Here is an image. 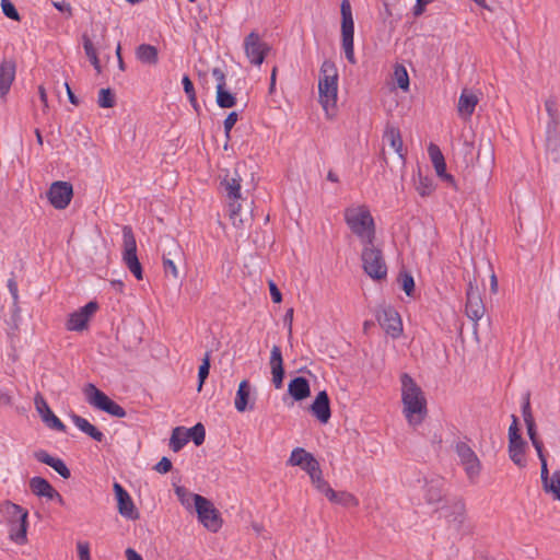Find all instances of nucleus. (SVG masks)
Listing matches in <instances>:
<instances>
[{"label": "nucleus", "instance_id": "obj_1", "mask_svg": "<svg viewBox=\"0 0 560 560\" xmlns=\"http://www.w3.org/2000/svg\"><path fill=\"white\" fill-rule=\"evenodd\" d=\"M404 415L411 425L421 423L427 416V399L420 386L407 373L400 376Z\"/></svg>", "mask_w": 560, "mask_h": 560}, {"label": "nucleus", "instance_id": "obj_2", "mask_svg": "<svg viewBox=\"0 0 560 560\" xmlns=\"http://www.w3.org/2000/svg\"><path fill=\"white\" fill-rule=\"evenodd\" d=\"M343 217L348 228L361 244L375 241V222L366 206L348 207Z\"/></svg>", "mask_w": 560, "mask_h": 560}, {"label": "nucleus", "instance_id": "obj_3", "mask_svg": "<svg viewBox=\"0 0 560 560\" xmlns=\"http://www.w3.org/2000/svg\"><path fill=\"white\" fill-rule=\"evenodd\" d=\"M338 73L331 61L325 60L320 67V78L318 82L319 102L327 110L329 106H335L338 92Z\"/></svg>", "mask_w": 560, "mask_h": 560}, {"label": "nucleus", "instance_id": "obj_4", "mask_svg": "<svg viewBox=\"0 0 560 560\" xmlns=\"http://www.w3.org/2000/svg\"><path fill=\"white\" fill-rule=\"evenodd\" d=\"M242 182L243 178L237 168L232 172L228 171L221 180V187L223 188L225 196L230 199L229 211L234 225H237V221L242 222V220L238 219L242 209L238 200L243 198Z\"/></svg>", "mask_w": 560, "mask_h": 560}, {"label": "nucleus", "instance_id": "obj_5", "mask_svg": "<svg viewBox=\"0 0 560 560\" xmlns=\"http://www.w3.org/2000/svg\"><path fill=\"white\" fill-rule=\"evenodd\" d=\"M362 267L365 273L374 280H382L387 276V266L381 248L374 242L362 244Z\"/></svg>", "mask_w": 560, "mask_h": 560}, {"label": "nucleus", "instance_id": "obj_6", "mask_svg": "<svg viewBox=\"0 0 560 560\" xmlns=\"http://www.w3.org/2000/svg\"><path fill=\"white\" fill-rule=\"evenodd\" d=\"M341 12V46L345 51L347 60L354 65L357 62L354 56V22L352 10L349 0H342L340 4Z\"/></svg>", "mask_w": 560, "mask_h": 560}, {"label": "nucleus", "instance_id": "obj_7", "mask_svg": "<svg viewBox=\"0 0 560 560\" xmlns=\"http://www.w3.org/2000/svg\"><path fill=\"white\" fill-rule=\"evenodd\" d=\"M86 401L96 409H100L113 417H126V410L116 401L110 399L105 393L100 390L94 384L89 383L84 388Z\"/></svg>", "mask_w": 560, "mask_h": 560}, {"label": "nucleus", "instance_id": "obj_8", "mask_svg": "<svg viewBox=\"0 0 560 560\" xmlns=\"http://www.w3.org/2000/svg\"><path fill=\"white\" fill-rule=\"evenodd\" d=\"M122 261L137 280H142L143 271L137 256V242L132 228L125 225L122 228Z\"/></svg>", "mask_w": 560, "mask_h": 560}, {"label": "nucleus", "instance_id": "obj_9", "mask_svg": "<svg viewBox=\"0 0 560 560\" xmlns=\"http://www.w3.org/2000/svg\"><path fill=\"white\" fill-rule=\"evenodd\" d=\"M199 522L210 532L217 533L222 526L219 511L211 501L200 494L191 495Z\"/></svg>", "mask_w": 560, "mask_h": 560}, {"label": "nucleus", "instance_id": "obj_10", "mask_svg": "<svg viewBox=\"0 0 560 560\" xmlns=\"http://www.w3.org/2000/svg\"><path fill=\"white\" fill-rule=\"evenodd\" d=\"M456 454L459 458L460 465L471 482H475L481 471V463L475 451L465 442L456 444Z\"/></svg>", "mask_w": 560, "mask_h": 560}, {"label": "nucleus", "instance_id": "obj_11", "mask_svg": "<svg viewBox=\"0 0 560 560\" xmlns=\"http://www.w3.org/2000/svg\"><path fill=\"white\" fill-rule=\"evenodd\" d=\"M244 51L254 66H261L267 54L270 50V46L260 38V35L256 32H250L244 39Z\"/></svg>", "mask_w": 560, "mask_h": 560}, {"label": "nucleus", "instance_id": "obj_12", "mask_svg": "<svg viewBox=\"0 0 560 560\" xmlns=\"http://www.w3.org/2000/svg\"><path fill=\"white\" fill-rule=\"evenodd\" d=\"M377 320L385 332L393 339L402 334V322L399 313L393 306H384L377 312Z\"/></svg>", "mask_w": 560, "mask_h": 560}, {"label": "nucleus", "instance_id": "obj_13", "mask_svg": "<svg viewBox=\"0 0 560 560\" xmlns=\"http://www.w3.org/2000/svg\"><path fill=\"white\" fill-rule=\"evenodd\" d=\"M98 310L96 301H90L84 306L69 315L67 329L70 331H82L88 327V323Z\"/></svg>", "mask_w": 560, "mask_h": 560}, {"label": "nucleus", "instance_id": "obj_14", "mask_svg": "<svg viewBox=\"0 0 560 560\" xmlns=\"http://www.w3.org/2000/svg\"><path fill=\"white\" fill-rule=\"evenodd\" d=\"M73 195L72 185L68 182H55L51 184L47 196L49 199V202L56 208V209H65L68 207V205L71 201Z\"/></svg>", "mask_w": 560, "mask_h": 560}, {"label": "nucleus", "instance_id": "obj_15", "mask_svg": "<svg viewBox=\"0 0 560 560\" xmlns=\"http://www.w3.org/2000/svg\"><path fill=\"white\" fill-rule=\"evenodd\" d=\"M486 308L477 285L471 281L468 283L466 292V315L472 322L477 323L485 315Z\"/></svg>", "mask_w": 560, "mask_h": 560}, {"label": "nucleus", "instance_id": "obj_16", "mask_svg": "<svg viewBox=\"0 0 560 560\" xmlns=\"http://www.w3.org/2000/svg\"><path fill=\"white\" fill-rule=\"evenodd\" d=\"M113 489L117 499L119 514L131 521L139 518V512L128 491L118 482L114 483Z\"/></svg>", "mask_w": 560, "mask_h": 560}, {"label": "nucleus", "instance_id": "obj_17", "mask_svg": "<svg viewBox=\"0 0 560 560\" xmlns=\"http://www.w3.org/2000/svg\"><path fill=\"white\" fill-rule=\"evenodd\" d=\"M35 408L39 413L42 421L50 429L59 432H66L65 423L52 412L47 401L42 395H36L34 399Z\"/></svg>", "mask_w": 560, "mask_h": 560}, {"label": "nucleus", "instance_id": "obj_18", "mask_svg": "<svg viewBox=\"0 0 560 560\" xmlns=\"http://www.w3.org/2000/svg\"><path fill=\"white\" fill-rule=\"evenodd\" d=\"M522 416H523V419H524V422H525V425L527 429L528 438H529L533 446L535 447L536 452L540 453L541 451H544V445H542V442L537 436L536 423H535V419L533 417L528 393L523 398Z\"/></svg>", "mask_w": 560, "mask_h": 560}, {"label": "nucleus", "instance_id": "obj_19", "mask_svg": "<svg viewBox=\"0 0 560 560\" xmlns=\"http://www.w3.org/2000/svg\"><path fill=\"white\" fill-rule=\"evenodd\" d=\"M30 488L32 492L39 498L57 501L60 504L63 503L61 494L43 477L36 476L31 478Z\"/></svg>", "mask_w": 560, "mask_h": 560}, {"label": "nucleus", "instance_id": "obj_20", "mask_svg": "<svg viewBox=\"0 0 560 560\" xmlns=\"http://www.w3.org/2000/svg\"><path fill=\"white\" fill-rule=\"evenodd\" d=\"M445 497V480L440 476L425 479L424 499L428 504H438Z\"/></svg>", "mask_w": 560, "mask_h": 560}, {"label": "nucleus", "instance_id": "obj_21", "mask_svg": "<svg viewBox=\"0 0 560 560\" xmlns=\"http://www.w3.org/2000/svg\"><path fill=\"white\" fill-rule=\"evenodd\" d=\"M478 103L479 97L475 91L467 88L463 89L457 104L458 115L464 119L470 118Z\"/></svg>", "mask_w": 560, "mask_h": 560}, {"label": "nucleus", "instance_id": "obj_22", "mask_svg": "<svg viewBox=\"0 0 560 560\" xmlns=\"http://www.w3.org/2000/svg\"><path fill=\"white\" fill-rule=\"evenodd\" d=\"M269 365L272 374V384L276 388H281L283 385V359L282 352L279 346H273L270 352Z\"/></svg>", "mask_w": 560, "mask_h": 560}, {"label": "nucleus", "instance_id": "obj_23", "mask_svg": "<svg viewBox=\"0 0 560 560\" xmlns=\"http://www.w3.org/2000/svg\"><path fill=\"white\" fill-rule=\"evenodd\" d=\"M34 458L39 463L46 464L58 472L62 478L68 479L71 476L70 469L61 458L51 456L45 450L34 452Z\"/></svg>", "mask_w": 560, "mask_h": 560}, {"label": "nucleus", "instance_id": "obj_24", "mask_svg": "<svg viewBox=\"0 0 560 560\" xmlns=\"http://www.w3.org/2000/svg\"><path fill=\"white\" fill-rule=\"evenodd\" d=\"M312 413L322 423H327L331 417L329 397L325 390H322L315 397L311 405Z\"/></svg>", "mask_w": 560, "mask_h": 560}, {"label": "nucleus", "instance_id": "obj_25", "mask_svg": "<svg viewBox=\"0 0 560 560\" xmlns=\"http://www.w3.org/2000/svg\"><path fill=\"white\" fill-rule=\"evenodd\" d=\"M27 516L28 513L19 514L20 520H12L8 524L9 537L18 545H23L26 541Z\"/></svg>", "mask_w": 560, "mask_h": 560}, {"label": "nucleus", "instance_id": "obj_26", "mask_svg": "<svg viewBox=\"0 0 560 560\" xmlns=\"http://www.w3.org/2000/svg\"><path fill=\"white\" fill-rule=\"evenodd\" d=\"M15 67L10 61H2L0 63V97L4 98L14 81Z\"/></svg>", "mask_w": 560, "mask_h": 560}, {"label": "nucleus", "instance_id": "obj_27", "mask_svg": "<svg viewBox=\"0 0 560 560\" xmlns=\"http://www.w3.org/2000/svg\"><path fill=\"white\" fill-rule=\"evenodd\" d=\"M70 419L72 423L84 434L89 435L91 439H93L96 442H103L105 439V435L102 431H100L96 427L91 424L89 420L85 418L72 413L70 416Z\"/></svg>", "mask_w": 560, "mask_h": 560}, {"label": "nucleus", "instance_id": "obj_28", "mask_svg": "<svg viewBox=\"0 0 560 560\" xmlns=\"http://www.w3.org/2000/svg\"><path fill=\"white\" fill-rule=\"evenodd\" d=\"M288 393L298 401L307 398L311 394L308 381L303 376L294 377L288 385Z\"/></svg>", "mask_w": 560, "mask_h": 560}, {"label": "nucleus", "instance_id": "obj_29", "mask_svg": "<svg viewBox=\"0 0 560 560\" xmlns=\"http://www.w3.org/2000/svg\"><path fill=\"white\" fill-rule=\"evenodd\" d=\"M383 137L398 154V156L405 161L404 143L399 129L395 126L387 125Z\"/></svg>", "mask_w": 560, "mask_h": 560}, {"label": "nucleus", "instance_id": "obj_30", "mask_svg": "<svg viewBox=\"0 0 560 560\" xmlns=\"http://www.w3.org/2000/svg\"><path fill=\"white\" fill-rule=\"evenodd\" d=\"M250 396V384L247 380H243L237 388L234 406L238 412H244L248 408Z\"/></svg>", "mask_w": 560, "mask_h": 560}, {"label": "nucleus", "instance_id": "obj_31", "mask_svg": "<svg viewBox=\"0 0 560 560\" xmlns=\"http://www.w3.org/2000/svg\"><path fill=\"white\" fill-rule=\"evenodd\" d=\"M137 59L145 65H155L159 60L158 49L150 44H141L136 49Z\"/></svg>", "mask_w": 560, "mask_h": 560}, {"label": "nucleus", "instance_id": "obj_32", "mask_svg": "<svg viewBox=\"0 0 560 560\" xmlns=\"http://www.w3.org/2000/svg\"><path fill=\"white\" fill-rule=\"evenodd\" d=\"M525 447H526V442L523 439L518 440V441H509L510 458L515 465H517L520 467L525 466V459H524Z\"/></svg>", "mask_w": 560, "mask_h": 560}, {"label": "nucleus", "instance_id": "obj_33", "mask_svg": "<svg viewBox=\"0 0 560 560\" xmlns=\"http://www.w3.org/2000/svg\"><path fill=\"white\" fill-rule=\"evenodd\" d=\"M327 499L332 503H337L343 506L358 505L357 498L353 494L346 491H335L334 489L329 490Z\"/></svg>", "mask_w": 560, "mask_h": 560}, {"label": "nucleus", "instance_id": "obj_34", "mask_svg": "<svg viewBox=\"0 0 560 560\" xmlns=\"http://www.w3.org/2000/svg\"><path fill=\"white\" fill-rule=\"evenodd\" d=\"M188 434L185 428L177 427L170 439V447L173 452H179L188 443Z\"/></svg>", "mask_w": 560, "mask_h": 560}, {"label": "nucleus", "instance_id": "obj_35", "mask_svg": "<svg viewBox=\"0 0 560 560\" xmlns=\"http://www.w3.org/2000/svg\"><path fill=\"white\" fill-rule=\"evenodd\" d=\"M82 40H83V48H84L85 55L88 56L90 62L92 63L93 68L96 70V72L101 73V71H102L101 62H100L96 49H95L92 40L86 35L83 36Z\"/></svg>", "mask_w": 560, "mask_h": 560}, {"label": "nucleus", "instance_id": "obj_36", "mask_svg": "<svg viewBox=\"0 0 560 560\" xmlns=\"http://www.w3.org/2000/svg\"><path fill=\"white\" fill-rule=\"evenodd\" d=\"M415 186L416 190L421 197L430 196L435 189L433 179L427 176H422L420 173L418 175V179L415 182Z\"/></svg>", "mask_w": 560, "mask_h": 560}, {"label": "nucleus", "instance_id": "obj_37", "mask_svg": "<svg viewBox=\"0 0 560 560\" xmlns=\"http://www.w3.org/2000/svg\"><path fill=\"white\" fill-rule=\"evenodd\" d=\"M217 104L221 108H231L236 104V97L225 86H217Z\"/></svg>", "mask_w": 560, "mask_h": 560}, {"label": "nucleus", "instance_id": "obj_38", "mask_svg": "<svg viewBox=\"0 0 560 560\" xmlns=\"http://www.w3.org/2000/svg\"><path fill=\"white\" fill-rule=\"evenodd\" d=\"M542 487L547 493L553 495V499L560 501V470H556Z\"/></svg>", "mask_w": 560, "mask_h": 560}, {"label": "nucleus", "instance_id": "obj_39", "mask_svg": "<svg viewBox=\"0 0 560 560\" xmlns=\"http://www.w3.org/2000/svg\"><path fill=\"white\" fill-rule=\"evenodd\" d=\"M311 457H313L311 453L306 452L302 447H296L291 452L288 464L291 466L302 467Z\"/></svg>", "mask_w": 560, "mask_h": 560}, {"label": "nucleus", "instance_id": "obj_40", "mask_svg": "<svg viewBox=\"0 0 560 560\" xmlns=\"http://www.w3.org/2000/svg\"><path fill=\"white\" fill-rule=\"evenodd\" d=\"M188 441H192L195 445L199 446L205 442L206 430L202 423H197L194 427L186 429Z\"/></svg>", "mask_w": 560, "mask_h": 560}, {"label": "nucleus", "instance_id": "obj_41", "mask_svg": "<svg viewBox=\"0 0 560 560\" xmlns=\"http://www.w3.org/2000/svg\"><path fill=\"white\" fill-rule=\"evenodd\" d=\"M398 281L400 283L401 289L408 296H412L415 291V280L411 273L407 271H401L398 276Z\"/></svg>", "mask_w": 560, "mask_h": 560}, {"label": "nucleus", "instance_id": "obj_42", "mask_svg": "<svg viewBox=\"0 0 560 560\" xmlns=\"http://www.w3.org/2000/svg\"><path fill=\"white\" fill-rule=\"evenodd\" d=\"M394 74H395L397 85L401 90L407 91L409 88V77H408L406 68L404 66H397L395 68Z\"/></svg>", "mask_w": 560, "mask_h": 560}, {"label": "nucleus", "instance_id": "obj_43", "mask_svg": "<svg viewBox=\"0 0 560 560\" xmlns=\"http://www.w3.org/2000/svg\"><path fill=\"white\" fill-rule=\"evenodd\" d=\"M97 103L102 108H110L115 105L114 94L110 89H102L100 91Z\"/></svg>", "mask_w": 560, "mask_h": 560}, {"label": "nucleus", "instance_id": "obj_44", "mask_svg": "<svg viewBox=\"0 0 560 560\" xmlns=\"http://www.w3.org/2000/svg\"><path fill=\"white\" fill-rule=\"evenodd\" d=\"M304 471L307 472L312 481H315V476L320 474V466L317 459L313 456L301 467Z\"/></svg>", "mask_w": 560, "mask_h": 560}, {"label": "nucleus", "instance_id": "obj_45", "mask_svg": "<svg viewBox=\"0 0 560 560\" xmlns=\"http://www.w3.org/2000/svg\"><path fill=\"white\" fill-rule=\"evenodd\" d=\"M1 8L3 14L13 20V21H20V14L18 10L15 9L14 4L10 0H1Z\"/></svg>", "mask_w": 560, "mask_h": 560}, {"label": "nucleus", "instance_id": "obj_46", "mask_svg": "<svg viewBox=\"0 0 560 560\" xmlns=\"http://www.w3.org/2000/svg\"><path fill=\"white\" fill-rule=\"evenodd\" d=\"M5 513L8 515V523L12 520H20L19 514L28 513L26 510H24L19 504L8 502L5 504Z\"/></svg>", "mask_w": 560, "mask_h": 560}, {"label": "nucleus", "instance_id": "obj_47", "mask_svg": "<svg viewBox=\"0 0 560 560\" xmlns=\"http://www.w3.org/2000/svg\"><path fill=\"white\" fill-rule=\"evenodd\" d=\"M428 153H429V156H430V160H431V163H432L433 166L439 164V163H441V162H443L445 160L442 151L434 143H430L429 144Z\"/></svg>", "mask_w": 560, "mask_h": 560}, {"label": "nucleus", "instance_id": "obj_48", "mask_svg": "<svg viewBox=\"0 0 560 560\" xmlns=\"http://www.w3.org/2000/svg\"><path fill=\"white\" fill-rule=\"evenodd\" d=\"M175 493L178 498V500L180 501V503L186 506V508H189L191 505V503L194 502V500L191 499V495H194L195 493H190L188 492L185 488L183 487H177L175 489Z\"/></svg>", "mask_w": 560, "mask_h": 560}, {"label": "nucleus", "instance_id": "obj_49", "mask_svg": "<svg viewBox=\"0 0 560 560\" xmlns=\"http://www.w3.org/2000/svg\"><path fill=\"white\" fill-rule=\"evenodd\" d=\"M209 370H210V362H209V358L207 355L203 359L202 364L199 366V371H198V378H199L198 390L201 389L206 378L208 377Z\"/></svg>", "mask_w": 560, "mask_h": 560}, {"label": "nucleus", "instance_id": "obj_50", "mask_svg": "<svg viewBox=\"0 0 560 560\" xmlns=\"http://www.w3.org/2000/svg\"><path fill=\"white\" fill-rule=\"evenodd\" d=\"M547 151L555 154L552 158L555 161L560 159V138H547Z\"/></svg>", "mask_w": 560, "mask_h": 560}, {"label": "nucleus", "instance_id": "obj_51", "mask_svg": "<svg viewBox=\"0 0 560 560\" xmlns=\"http://www.w3.org/2000/svg\"><path fill=\"white\" fill-rule=\"evenodd\" d=\"M163 270L165 275H171L174 278L178 277V270L174 260L167 257L165 254L163 255Z\"/></svg>", "mask_w": 560, "mask_h": 560}, {"label": "nucleus", "instance_id": "obj_52", "mask_svg": "<svg viewBox=\"0 0 560 560\" xmlns=\"http://www.w3.org/2000/svg\"><path fill=\"white\" fill-rule=\"evenodd\" d=\"M545 108H546V110L548 113V116L550 118L549 121L560 120V116H559V113H558V109H557V104H556L555 100L548 98L545 102Z\"/></svg>", "mask_w": 560, "mask_h": 560}, {"label": "nucleus", "instance_id": "obj_53", "mask_svg": "<svg viewBox=\"0 0 560 560\" xmlns=\"http://www.w3.org/2000/svg\"><path fill=\"white\" fill-rule=\"evenodd\" d=\"M237 118H238L237 113L231 112L224 119L223 125H224V133H225L226 139H230L231 130L234 127V125L236 124Z\"/></svg>", "mask_w": 560, "mask_h": 560}, {"label": "nucleus", "instance_id": "obj_54", "mask_svg": "<svg viewBox=\"0 0 560 560\" xmlns=\"http://www.w3.org/2000/svg\"><path fill=\"white\" fill-rule=\"evenodd\" d=\"M7 287L12 296L13 304H14V306H16L18 302H19V288H18V282L15 281L14 277H11L8 279Z\"/></svg>", "mask_w": 560, "mask_h": 560}, {"label": "nucleus", "instance_id": "obj_55", "mask_svg": "<svg viewBox=\"0 0 560 560\" xmlns=\"http://www.w3.org/2000/svg\"><path fill=\"white\" fill-rule=\"evenodd\" d=\"M537 455H538V458H539L540 465H541L540 477H541V482L544 485V483L547 482V480L550 479L551 476H549L548 466H547V459H546V456L544 454V451H541L540 453H537Z\"/></svg>", "mask_w": 560, "mask_h": 560}, {"label": "nucleus", "instance_id": "obj_56", "mask_svg": "<svg viewBox=\"0 0 560 560\" xmlns=\"http://www.w3.org/2000/svg\"><path fill=\"white\" fill-rule=\"evenodd\" d=\"M522 440V436L520 434V430L517 427V418L516 416L512 415V423L509 428V441H518Z\"/></svg>", "mask_w": 560, "mask_h": 560}, {"label": "nucleus", "instance_id": "obj_57", "mask_svg": "<svg viewBox=\"0 0 560 560\" xmlns=\"http://www.w3.org/2000/svg\"><path fill=\"white\" fill-rule=\"evenodd\" d=\"M546 133L547 138H560V120L549 121Z\"/></svg>", "mask_w": 560, "mask_h": 560}, {"label": "nucleus", "instance_id": "obj_58", "mask_svg": "<svg viewBox=\"0 0 560 560\" xmlns=\"http://www.w3.org/2000/svg\"><path fill=\"white\" fill-rule=\"evenodd\" d=\"M182 84H183V89H184V92L187 95V97L194 100V94L196 93V91H195V88H194V84H192L190 78L187 74H185L182 78Z\"/></svg>", "mask_w": 560, "mask_h": 560}, {"label": "nucleus", "instance_id": "obj_59", "mask_svg": "<svg viewBox=\"0 0 560 560\" xmlns=\"http://www.w3.org/2000/svg\"><path fill=\"white\" fill-rule=\"evenodd\" d=\"M154 469L160 474H166L172 469V462L167 457H162Z\"/></svg>", "mask_w": 560, "mask_h": 560}, {"label": "nucleus", "instance_id": "obj_60", "mask_svg": "<svg viewBox=\"0 0 560 560\" xmlns=\"http://www.w3.org/2000/svg\"><path fill=\"white\" fill-rule=\"evenodd\" d=\"M78 553L80 560H90V546L88 542H78Z\"/></svg>", "mask_w": 560, "mask_h": 560}, {"label": "nucleus", "instance_id": "obj_61", "mask_svg": "<svg viewBox=\"0 0 560 560\" xmlns=\"http://www.w3.org/2000/svg\"><path fill=\"white\" fill-rule=\"evenodd\" d=\"M269 291L273 303H280L282 301L281 292L273 281L269 282Z\"/></svg>", "mask_w": 560, "mask_h": 560}, {"label": "nucleus", "instance_id": "obj_62", "mask_svg": "<svg viewBox=\"0 0 560 560\" xmlns=\"http://www.w3.org/2000/svg\"><path fill=\"white\" fill-rule=\"evenodd\" d=\"M212 77L217 81V86H221V88L225 86V74L220 68L212 69Z\"/></svg>", "mask_w": 560, "mask_h": 560}, {"label": "nucleus", "instance_id": "obj_63", "mask_svg": "<svg viewBox=\"0 0 560 560\" xmlns=\"http://www.w3.org/2000/svg\"><path fill=\"white\" fill-rule=\"evenodd\" d=\"M433 0H416L413 7V15L419 16L424 12L425 5L431 3Z\"/></svg>", "mask_w": 560, "mask_h": 560}, {"label": "nucleus", "instance_id": "obj_64", "mask_svg": "<svg viewBox=\"0 0 560 560\" xmlns=\"http://www.w3.org/2000/svg\"><path fill=\"white\" fill-rule=\"evenodd\" d=\"M54 7L62 12V13H68V15H71L72 13V9H71V5L70 3L66 2V1H58V2H54Z\"/></svg>", "mask_w": 560, "mask_h": 560}]
</instances>
